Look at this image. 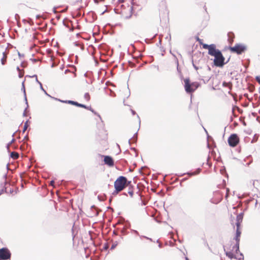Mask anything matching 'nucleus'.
I'll use <instances>...</instances> for the list:
<instances>
[{"mask_svg": "<svg viewBox=\"0 0 260 260\" xmlns=\"http://www.w3.org/2000/svg\"><path fill=\"white\" fill-rule=\"evenodd\" d=\"M127 180L125 177L122 176H119L114 182V187L115 190L113 192V194H117L122 190L127 185Z\"/></svg>", "mask_w": 260, "mask_h": 260, "instance_id": "f257e3e1", "label": "nucleus"}, {"mask_svg": "<svg viewBox=\"0 0 260 260\" xmlns=\"http://www.w3.org/2000/svg\"><path fill=\"white\" fill-rule=\"evenodd\" d=\"M210 55L214 56V63L216 67H222L225 64L224 62L225 58L219 49L216 48Z\"/></svg>", "mask_w": 260, "mask_h": 260, "instance_id": "f03ea898", "label": "nucleus"}, {"mask_svg": "<svg viewBox=\"0 0 260 260\" xmlns=\"http://www.w3.org/2000/svg\"><path fill=\"white\" fill-rule=\"evenodd\" d=\"M199 85L196 82L190 83L189 78L184 80V88L187 93H192L198 88Z\"/></svg>", "mask_w": 260, "mask_h": 260, "instance_id": "7ed1b4c3", "label": "nucleus"}, {"mask_svg": "<svg viewBox=\"0 0 260 260\" xmlns=\"http://www.w3.org/2000/svg\"><path fill=\"white\" fill-rule=\"evenodd\" d=\"M231 51L241 54L247 50V46L243 44H236L234 47H231Z\"/></svg>", "mask_w": 260, "mask_h": 260, "instance_id": "20e7f679", "label": "nucleus"}, {"mask_svg": "<svg viewBox=\"0 0 260 260\" xmlns=\"http://www.w3.org/2000/svg\"><path fill=\"white\" fill-rule=\"evenodd\" d=\"M11 252L7 248H2L0 249V259L7 260L11 257Z\"/></svg>", "mask_w": 260, "mask_h": 260, "instance_id": "39448f33", "label": "nucleus"}, {"mask_svg": "<svg viewBox=\"0 0 260 260\" xmlns=\"http://www.w3.org/2000/svg\"><path fill=\"white\" fill-rule=\"evenodd\" d=\"M239 142V139L237 134L231 135L228 139V143L230 146L235 147Z\"/></svg>", "mask_w": 260, "mask_h": 260, "instance_id": "423d86ee", "label": "nucleus"}, {"mask_svg": "<svg viewBox=\"0 0 260 260\" xmlns=\"http://www.w3.org/2000/svg\"><path fill=\"white\" fill-rule=\"evenodd\" d=\"M203 47L204 49H208V54L210 55L213 51L216 49V46L214 44L208 45L206 44H203Z\"/></svg>", "mask_w": 260, "mask_h": 260, "instance_id": "0eeeda50", "label": "nucleus"}, {"mask_svg": "<svg viewBox=\"0 0 260 260\" xmlns=\"http://www.w3.org/2000/svg\"><path fill=\"white\" fill-rule=\"evenodd\" d=\"M104 160L105 164L109 166H113L114 165V161L111 156H105Z\"/></svg>", "mask_w": 260, "mask_h": 260, "instance_id": "6e6552de", "label": "nucleus"}, {"mask_svg": "<svg viewBox=\"0 0 260 260\" xmlns=\"http://www.w3.org/2000/svg\"><path fill=\"white\" fill-rule=\"evenodd\" d=\"M243 218V213H241L239 214L236 217V226H240L241 223L242 221V219Z\"/></svg>", "mask_w": 260, "mask_h": 260, "instance_id": "1a4fd4ad", "label": "nucleus"}, {"mask_svg": "<svg viewBox=\"0 0 260 260\" xmlns=\"http://www.w3.org/2000/svg\"><path fill=\"white\" fill-rule=\"evenodd\" d=\"M7 58V53L6 51L3 52V57L1 59V64L4 66L6 64Z\"/></svg>", "mask_w": 260, "mask_h": 260, "instance_id": "9d476101", "label": "nucleus"}, {"mask_svg": "<svg viewBox=\"0 0 260 260\" xmlns=\"http://www.w3.org/2000/svg\"><path fill=\"white\" fill-rule=\"evenodd\" d=\"M228 40L230 43H232L234 41V35L233 32H230L228 34Z\"/></svg>", "mask_w": 260, "mask_h": 260, "instance_id": "9b49d317", "label": "nucleus"}, {"mask_svg": "<svg viewBox=\"0 0 260 260\" xmlns=\"http://www.w3.org/2000/svg\"><path fill=\"white\" fill-rule=\"evenodd\" d=\"M201 171V169L200 168H198V169H197L195 171H194L193 172H188L187 173V174L189 176L196 175L199 174L200 173Z\"/></svg>", "mask_w": 260, "mask_h": 260, "instance_id": "f8f14e48", "label": "nucleus"}, {"mask_svg": "<svg viewBox=\"0 0 260 260\" xmlns=\"http://www.w3.org/2000/svg\"><path fill=\"white\" fill-rule=\"evenodd\" d=\"M137 133H136L134 134L133 137L132 138V139H129L128 140L129 144L131 145V141H132V142H136L137 141Z\"/></svg>", "mask_w": 260, "mask_h": 260, "instance_id": "ddd939ff", "label": "nucleus"}, {"mask_svg": "<svg viewBox=\"0 0 260 260\" xmlns=\"http://www.w3.org/2000/svg\"><path fill=\"white\" fill-rule=\"evenodd\" d=\"M11 157L13 159H17L19 157V154L16 152H12Z\"/></svg>", "mask_w": 260, "mask_h": 260, "instance_id": "4468645a", "label": "nucleus"}, {"mask_svg": "<svg viewBox=\"0 0 260 260\" xmlns=\"http://www.w3.org/2000/svg\"><path fill=\"white\" fill-rule=\"evenodd\" d=\"M22 90H23V91L24 99L26 101V104L27 105V99H26V92H25V90L24 82H23L22 83Z\"/></svg>", "mask_w": 260, "mask_h": 260, "instance_id": "2eb2a0df", "label": "nucleus"}, {"mask_svg": "<svg viewBox=\"0 0 260 260\" xmlns=\"http://www.w3.org/2000/svg\"><path fill=\"white\" fill-rule=\"evenodd\" d=\"M88 109L90 111H91L95 115H97L100 118V119L101 120H102V118H101V116L100 115V114H99L98 113H96L95 111H94V110L92 109L91 107H88Z\"/></svg>", "mask_w": 260, "mask_h": 260, "instance_id": "dca6fc26", "label": "nucleus"}, {"mask_svg": "<svg viewBox=\"0 0 260 260\" xmlns=\"http://www.w3.org/2000/svg\"><path fill=\"white\" fill-rule=\"evenodd\" d=\"M233 250H235L237 252L239 250V243H236V245L233 247Z\"/></svg>", "mask_w": 260, "mask_h": 260, "instance_id": "f3484780", "label": "nucleus"}, {"mask_svg": "<svg viewBox=\"0 0 260 260\" xmlns=\"http://www.w3.org/2000/svg\"><path fill=\"white\" fill-rule=\"evenodd\" d=\"M233 250H235L237 252L239 250V243H236V245L233 247Z\"/></svg>", "mask_w": 260, "mask_h": 260, "instance_id": "a211bd4d", "label": "nucleus"}, {"mask_svg": "<svg viewBox=\"0 0 260 260\" xmlns=\"http://www.w3.org/2000/svg\"><path fill=\"white\" fill-rule=\"evenodd\" d=\"M226 255L227 256H228L229 258H230L231 259L234 257V254L232 252H231V251L226 252Z\"/></svg>", "mask_w": 260, "mask_h": 260, "instance_id": "6ab92c4d", "label": "nucleus"}, {"mask_svg": "<svg viewBox=\"0 0 260 260\" xmlns=\"http://www.w3.org/2000/svg\"><path fill=\"white\" fill-rule=\"evenodd\" d=\"M129 11H130V12H131V14H130L129 16H126V17H125V18H126V19H129V18H130L131 17V16H132V14H133V6H131V7H130Z\"/></svg>", "mask_w": 260, "mask_h": 260, "instance_id": "aec40b11", "label": "nucleus"}, {"mask_svg": "<svg viewBox=\"0 0 260 260\" xmlns=\"http://www.w3.org/2000/svg\"><path fill=\"white\" fill-rule=\"evenodd\" d=\"M68 104H72L73 105L77 106L78 102L68 100Z\"/></svg>", "mask_w": 260, "mask_h": 260, "instance_id": "412c9836", "label": "nucleus"}, {"mask_svg": "<svg viewBox=\"0 0 260 260\" xmlns=\"http://www.w3.org/2000/svg\"><path fill=\"white\" fill-rule=\"evenodd\" d=\"M84 96L86 101H88L90 100V95L88 93H85Z\"/></svg>", "mask_w": 260, "mask_h": 260, "instance_id": "4be33fe9", "label": "nucleus"}, {"mask_svg": "<svg viewBox=\"0 0 260 260\" xmlns=\"http://www.w3.org/2000/svg\"><path fill=\"white\" fill-rule=\"evenodd\" d=\"M239 228H240V226H237L236 235V236H239V237L240 236L241 232L240 231Z\"/></svg>", "mask_w": 260, "mask_h": 260, "instance_id": "5701e85b", "label": "nucleus"}, {"mask_svg": "<svg viewBox=\"0 0 260 260\" xmlns=\"http://www.w3.org/2000/svg\"><path fill=\"white\" fill-rule=\"evenodd\" d=\"M77 107H79L84 108H85V109H88V107H87L85 105H83V104H79L78 103V104H77Z\"/></svg>", "mask_w": 260, "mask_h": 260, "instance_id": "b1692460", "label": "nucleus"}, {"mask_svg": "<svg viewBox=\"0 0 260 260\" xmlns=\"http://www.w3.org/2000/svg\"><path fill=\"white\" fill-rule=\"evenodd\" d=\"M39 85H40V88H41V89L42 90H43V91L44 92V93H45L46 95H47L48 96H50V95H49L47 93V92L46 91V90L43 88L42 83H40Z\"/></svg>", "mask_w": 260, "mask_h": 260, "instance_id": "393cba45", "label": "nucleus"}, {"mask_svg": "<svg viewBox=\"0 0 260 260\" xmlns=\"http://www.w3.org/2000/svg\"><path fill=\"white\" fill-rule=\"evenodd\" d=\"M27 127H28V125H27V121H26V122L25 123V124L24 125L23 129V133H24V132L27 128Z\"/></svg>", "mask_w": 260, "mask_h": 260, "instance_id": "a878e982", "label": "nucleus"}, {"mask_svg": "<svg viewBox=\"0 0 260 260\" xmlns=\"http://www.w3.org/2000/svg\"><path fill=\"white\" fill-rule=\"evenodd\" d=\"M15 141V139H12V140L7 144V149H9L10 146L11 145L12 143H13Z\"/></svg>", "mask_w": 260, "mask_h": 260, "instance_id": "bb28decb", "label": "nucleus"}, {"mask_svg": "<svg viewBox=\"0 0 260 260\" xmlns=\"http://www.w3.org/2000/svg\"><path fill=\"white\" fill-rule=\"evenodd\" d=\"M192 63L194 69L197 71L199 69V68L195 64L193 59L192 60Z\"/></svg>", "mask_w": 260, "mask_h": 260, "instance_id": "cd10ccee", "label": "nucleus"}, {"mask_svg": "<svg viewBox=\"0 0 260 260\" xmlns=\"http://www.w3.org/2000/svg\"><path fill=\"white\" fill-rule=\"evenodd\" d=\"M223 86H226V87H229L230 89H231V86L230 85L229 83H226L225 82H223L222 84Z\"/></svg>", "mask_w": 260, "mask_h": 260, "instance_id": "c85d7f7f", "label": "nucleus"}, {"mask_svg": "<svg viewBox=\"0 0 260 260\" xmlns=\"http://www.w3.org/2000/svg\"><path fill=\"white\" fill-rule=\"evenodd\" d=\"M128 193L131 196V197H132L134 193L133 190L129 188L128 191Z\"/></svg>", "mask_w": 260, "mask_h": 260, "instance_id": "c756f323", "label": "nucleus"}, {"mask_svg": "<svg viewBox=\"0 0 260 260\" xmlns=\"http://www.w3.org/2000/svg\"><path fill=\"white\" fill-rule=\"evenodd\" d=\"M235 239L236 241V243H239V242H240V237L236 236L235 237Z\"/></svg>", "mask_w": 260, "mask_h": 260, "instance_id": "7c9ffc66", "label": "nucleus"}, {"mask_svg": "<svg viewBox=\"0 0 260 260\" xmlns=\"http://www.w3.org/2000/svg\"><path fill=\"white\" fill-rule=\"evenodd\" d=\"M255 80L260 84V77L259 76H256L255 77Z\"/></svg>", "mask_w": 260, "mask_h": 260, "instance_id": "2f4dec72", "label": "nucleus"}, {"mask_svg": "<svg viewBox=\"0 0 260 260\" xmlns=\"http://www.w3.org/2000/svg\"><path fill=\"white\" fill-rule=\"evenodd\" d=\"M140 238H146V239H148L149 240H150V241H152V239H151V238H150L147 237H146V236H140Z\"/></svg>", "mask_w": 260, "mask_h": 260, "instance_id": "473e14b6", "label": "nucleus"}, {"mask_svg": "<svg viewBox=\"0 0 260 260\" xmlns=\"http://www.w3.org/2000/svg\"><path fill=\"white\" fill-rule=\"evenodd\" d=\"M54 181L53 180H51L50 182V185L51 186H54Z\"/></svg>", "mask_w": 260, "mask_h": 260, "instance_id": "72a5a7b5", "label": "nucleus"}, {"mask_svg": "<svg viewBox=\"0 0 260 260\" xmlns=\"http://www.w3.org/2000/svg\"><path fill=\"white\" fill-rule=\"evenodd\" d=\"M59 101L62 102V103H68V101H63V100H58Z\"/></svg>", "mask_w": 260, "mask_h": 260, "instance_id": "f704fd0d", "label": "nucleus"}, {"mask_svg": "<svg viewBox=\"0 0 260 260\" xmlns=\"http://www.w3.org/2000/svg\"><path fill=\"white\" fill-rule=\"evenodd\" d=\"M133 232L134 234H136L137 235H139V233H138V232L137 231H136V230H133Z\"/></svg>", "mask_w": 260, "mask_h": 260, "instance_id": "c9c22d12", "label": "nucleus"}, {"mask_svg": "<svg viewBox=\"0 0 260 260\" xmlns=\"http://www.w3.org/2000/svg\"><path fill=\"white\" fill-rule=\"evenodd\" d=\"M28 104H27V107H26V109H25V110H24V112H23V114L24 116H26V109H27V108L28 107Z\"/></svg>", "mask_w": 260, "mask_h": 260, "instance_id": "e433bc0d", "label": "nucleus"}, {"mask_svg": "<svg viewBox=\"0 0 260 260\" xmlns=\"http://www.w3.org/2000/svg\"><path fill=\"white\" fill-rule=\"evenodd\" d=\"M117 245V244H113L112 246H111V249H113L114 248H115L116 246Z\"/></svg>", "mask_w": 260, "mask_h": 260, "instance_id": "4c0bfd02", "label": "nucleus"}, {"mask_svg": "<svg viewBox=\"0 0 260 260\" xmlns=\"http://www.w3.org/2000/svg\"><path fill=\"white\" fill-rule=\"evenodd\" d=\"M23 76V74L21 73L20 72L19 73V78L22 77Z\"/></svg>", "mask_w": 260, "mask_h": 260, "instance_id": "58836bf2", "label": "nucleus"}, {"mask_svg": "<svg viewBox=\"0 0 260 260\" xmlns=\"http://www.w3.org/2000/svg\"><path fill=\"white\" fill-rule=\"evenodd\" d=\"M53 13H57V11H56V8H55V7L53 8Z\"/></svg>", "mask_w": 260, "mask_h": 260, "instance_id": "ea45409f", "label": "nucleus"}, {"mask_svg": "<svg viewBox=\"0 0 260 260\" xmlns=\"http://www.w3.org/2000/svg\"><path fill=\"white\" fill-rule=\"evenodd\" d=\"M116 145H117V147H118L119 150V152L121 151V150H120V146L119 144H116Z\"/></svg>", "mask_w": 260, "mask_h": 260, "instance_id": "a19ab883", "label": "nucleus"}, {"mask_svg": "<svg viewBox=\"0 0 260 260\" xmlns=\"http://www.w3.org/2000/svg\"><path fill=\"white\" fill-rule=\"evenodd\" d=\"M36 82H37L39 84H40V83H41V82L38 80V78H36Z\"/></svg>", "mask_w": 260, "mask_h": 260, "instance_id": "79ce46f5", "label": "nucleus"}, {"mask_svg": "<svg viewBox=\"0 0 260 260\" xmlns=\"http://www.w3.org/2000/svg\"><path fill=\"white\" fill-rule=\"evenodd\" d=\"M16 69H17V70L19 72H20V68H19V67H17V68H16Z\"/></svg>", "mask_w": 260, "mask_h": 260, "instance_id": "37998d69", "label": "nucleus"}, {"mask_svg": "<svg viewBox=\"0 0 260 260\" xmlns=\"http://www.w3.org/2000/svg\"><path fill=\"white\" fill-rule=\"evenodd\" d=\"M18 55L20 57H21V56H23V55H21L19 52H18Z\"/></svg>", "mask_w": 260, "mask_h": 260, "instance_id": "c03bdc74", "label": "nucleus"}, {"mask_svg": "<svg viewBox=\"0 0 260 260\" xmlns=\"http://www.w3.org/2000/svg\"><path fill=\"white\" fill-rule=\"evenodd\" d=\"M32 77L36 78H36H37V76L36 75H33V76H32Z\"/></svg>", "mask_w": 260, "mask_h": 260, "instance_id": "a18cd8bd", "label": "nucleus"}, {"mask_svg": "<svg viewBox=\"0 0 260 260\" xmlns=\"http://www.w3.org/2000/svg\"><path fill=\"white\" fill-rule=\"evenodd\" d=\"M132 112L133 115L135 114V112L134 111L132 110Z\"/></svg>", "mask_w": 260, "mask_h": 260, "instance_id": "49530a36", "label": "nucleus"}, {"mask_svg": "<svg viewBox=\"0 0 260 260\" xmlns=\"http://www.w3.org/2000/svg\"><path fill=\"white\" fill-rule=\"evenodd\" d=\"M240 255H241V256H242V258L243 260V259H244L243 255L242 253H241Z\"/></svg>", "mask_w": 260, "mask_h": 260, "instance_id": "de8ad7c7", "label": "nucleus"}, {"mask_svg": "<svg viewBox=\"0 0 260 260\" xmlns=\"http://www.w3.org/2000/svg\"><path fill=\"white\" fill-rule=\"evenodd\" d=\"M24 139H28V136H26L24 137Z\"/></svg>", "mask_w": 260, "mask_h": 260, "instance_id": "09e8293b", "label": "nucleus"}, {"mask_svg": "<svg viewBox=\"0 0 260 260\" xmlns=\"http://www.w3.org/2000/svg\"><path fill=\"white\" fill-rule=\"evenodd\" d=\"M3 189H2L1 191H0V195L3 193Z\"/></svg>", "mask_w": 260, "mask_h": 260, "instance_id": "8fccbe9b", "label": "nucleus"}, {"mask_svg": "<svg viewBox=\"0 0 260 260\" xmlns=\"http://www.w3.org/2000/svg\"><path fill=\"white\" fill-rule=\"evenodd\" d=\"M94 2L95 3H98V0H94Z\"/></svg>", "mask_w": 260, "mask_h": 260, "instance_id": "3c124183", "label": "nucleus"}, {"mask_svg": "<svg viewBox=\"0 0 260 260\" xmlns=\"http://www.w3.org/2000/svg\"><path fill=\"white\" fill-rule=\"evenodd\" d=\"M158 246H159V247H160H160H161V244H160V243H159V245H158Z\"/></svg>", "mask_w": 260, "mask_h": 260, "instance_id": "603ef678", "label": "nucleus"}, {"mask_svg": "<svg viewBox=\"0 0 260 260\" xmlns=\"http://www.w3.org/2000/svg\"><path fill=\"white\" fill-rule=\"evenodd\" d=\"M69 70H66V71H65V73H66L67 72H68Z\"/></svg>", "mask_w": 260, "mask_h": 260, "instance_id": "864d4df0", "label": "nucleus"}, {"mask_svg": "<svg viewBox=\"0 0 260 260\" xmlns=\"http://www.w3.org/2000/svg\"><path fill=\"white\" fill-rule=\"evenodd\" d=\"M119 1L120 2H123V0H119Z\"/></svg>", "mask_w": 260, "mask_h": 260, "instance_id": "5fc2aeb1", "label": "nucleus"}, {"mask_svg": "<svg viewBox=\"0 0 260 260\" xmlns=\"http://www.w3.org/2000/svg\"><path fill=\"white\" fill-rule=\"evenodd\" d=\"M185 259L186 260H189V259L187 257H185Z\"/></svg>", "mask_w": 260, "mask_h": 260, "instance_id": "6e6d98bb", "label": "nucleus"}, {"mask_svg": "<svg viewBox=\"0 0 260 260\" xmlns=\"http://www.w3.org/2000/svg\"><path fill=\"white\" fill-rule=\"evenodd\" d=\"M14 135H15V133L13 134L12 137H14Z\"/></svg>", "mask_w": 260, "mask_h": 260, "instance_id": "4d7b16f0", "label": "nucleus"}, {"mask_svg": "<svg viewBox=\"0 0 260 260\" xmlns=\"http://www.w3.org/2000/svg\"><path fill=\"white\" fill-rule=\"evenodd\" d=\"M131 149L135 150V148H131Z\"/></svg>", "mask_w": 260, "mask_h": 260, "instance_id": "13d9d810", "label": "nucleus"}, {"mask_svg": "<svg viewBox=\"0 0 260 260\" xmlns=\"http://www.w3.org/2000/svg\"><path fill=\"white\" fill-rule=\"evenodd\" d=\"M253 184H254V181H253Z\"/></svg>", "mask_w": 260, "mask_h": 260, "instance_id": "bf43d9fd", "label": "nucleus"}]
</instances>
